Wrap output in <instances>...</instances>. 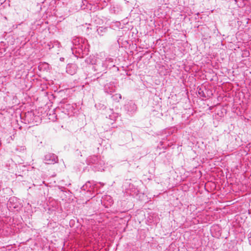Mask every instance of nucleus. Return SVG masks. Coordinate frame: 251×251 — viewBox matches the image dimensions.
Listing matches in <instances>:
<instances>
[{"label":"nucleus","mask_w":251,"mask_h":251,"mask_svg":"<svg viewBox=\"0 0 251 251\" xmlns=\"http://www.w3.org/2000/svg\"><path fill=\"white\" fill-rule=\"evenodd\" d=\"M114 100L119 101L122 99V96L120 94H116L112 96Z\"/></svg>","instance_id":"3"},{"label":"nucleus","mask_w":251,"mask_h":251,"mask_svg":"<svg viewBox=\"0 0 251 251\" xmlns=\"http://www.w3.org/2000/svg\"><path fill=\"white\" fill-rule=\"evenodd\" d=\"M249 241L250 245H251V232L249 235Z\"/></svg>","instance_id":"4"},{"label":"nucleus","mask_w":251,"mask_h":251,"mask_svg":"<svg viewBox=\"0 0 251 251\" xmlns=\"http://www.w3.org/2000/svg\"><path fill=\"white\" fill-rule=\"evenodd\" d=\"M217 226H213V228H214V227H217Z\"/></svg>","instance_id":"5"},{"label":"nucleus","mask_w":251,"mask_h":251,"mask_svg":"<svg viewBox=\"0 0 251 251\" xmlns=\"http://www.w3.org/2000/svg\"><path fill=\"white\" fill-rule=\"evenodd\" d=\"M58 159L57 156L51 153H48L44 157L45 163L48 164H54L57 162Z\"/></svg>","instance_id":"1"},{"label":"nucleus","mask_w":251,"mask_h":251,"mask_svg":"<svg viewBox=\"0 0 251 251\" xmlns=\"http://www.w3.org/2000/svg\"><path fill=\"white\" fill-rule=\"evenodd\" d=\"M76 66L74 64L68 65L66 68V72L71 74L73 75L75 72Z\"/></svg>","instance_id":"2"}]
</instances>
